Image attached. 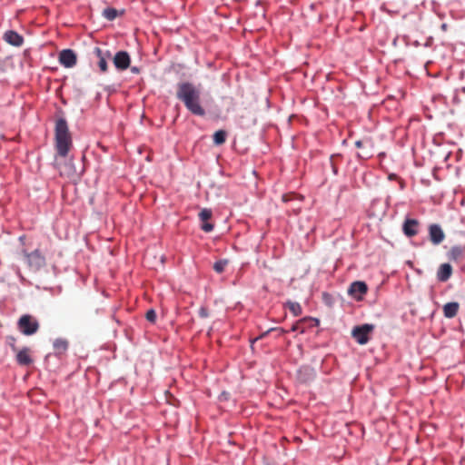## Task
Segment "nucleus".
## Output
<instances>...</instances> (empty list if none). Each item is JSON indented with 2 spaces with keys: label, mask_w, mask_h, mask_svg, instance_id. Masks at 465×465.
Here are the masks:
<instances>
[{
  "label": "nucleus",
  "mask_w": 465,
  "mask_h": 465,
  "mask_svg": "<svg viewBox=\"0 0 465 465\" xmlns=\"http://www.w3.org/2000/svg\"><path fill=\"white\" fill-rule=\"evenodd\" d=\"M460 304L456 302H448L443 306V314L446 318H454L459 312Z\"/></svg>",
  "instance_id": "obj_17"
},
{
  "label": "nucleus",
  "mask_w": 465,
  "mask_h": 465,
  "mask_svg": "<svg viewBox=\"0 0 465 465\" xmlns=\"http://www.w3.org/2000/svg\"><path fill=\"white\" fill-rule=\"evenodd\" d=\"M358 157H364V158H367L369 157L368 155H361V154H358Z\"/></svg>",
  "instance_id": "obj_33"
},
{
  "label": "nucleus",
  "mask_w": 465,
  "mask_h": 465,
  "mask_svg": "<svg viewBox=\"0 0 465 465\" xmlns=\"http://www.w3.org/2000/svg\"><path fill=\"white\" fill-rule=\"evenodd\" d=\"M145 318L151 323H154L157 318L156 312L153 309H150L146 312Z\"/></svg>",
  "instance_id": "obj_25"
},
{
  "label": "nucleus",
  "mask_w": 465,
  "mask_h": 465,
  "mask_svg": "<svg viewBox=\"0 0 465 465\" xmlns=\"http://www.w3.org/2000/svg\"><path fill=\"white\" fill-rule=\"evenodd\" d=\"M20 331L27 336L35 334L39 329V323L32 315L25 314L20 317L17 322Z\"/></svg>",
  "instance_id": "obj_3"
},
{
  "label": "nucleus",
  "mask_w": 465,
  "mask_h": 465,
  "mask_svg": "<svg viewBox=\"0 0 465 465\" xmlns=\"http://www.w3.org/2000/svg\"><path fill=\"white\" fill-rule=\"evenodd\" d=\"M213 213L210 209H203L199 213V218L203 222L202 230L205 232H210L213 230V224L207 223L212 218Z\"/></svg>",
  "instance_id": "obj_14"
},
{
  "label": "nucleus",
  "mask_w": 465,
  "mask_h": 465,
  "mask_svg": "<svg viewBox=\"0 0 465 465\" xmlns=\"http://www.w3.org/2000/svg\"><path fill=\"white\" fill-rule=\"evenodd\" d=\"M463 255L464 249L461 246H453L448 253L449 259L455 262L460 260Z\"/></svg>",
  "instance_id": "obj_18"
},
{
  "label": "nucleus",
  "mask_w": 465,
  "mask_h": 465,
  "mask_svg": "<svg viewBox=\"0 0 465 465\" xmlns=\"http://www.w3.org/2000/svg\"><path fill=\"white\" fill-rule=\"evenodd\" d=\"M93 54L98 59L97 65L102 73H105L108 70L107 61L111 59V54L109 51L104 52L100 47H94Z\"/></svg>",
  "instance_id": "obj_6"
},
{
  "label": "nucleus",
  "mask_w": 465,
  "mask_h": 465,
  "mask_svg": "<svg viewBox=\"0 0 465 465\" xmlns=\"http://www.w3.org/2000/svg\"><path fill=\"white\" fill-rule=\"evenodd\" d=\"M420 225L417 219L407 218L402 224V231L407 237H414L419 233Z\"/></svg>",
  "instance_id": "obj_9"
},
{
  "label": "nucleus",
  "mask_w": 465,
  "mask_h": 465,
  "mask_svg": "<svg viewBox=\"0 0 465 465\" xmlns=\"http://www.w3.org/2000/svg\"><path fill=\"white\" fill-rule=\"evenodd\" d=\"M373 330L374 325L369 323L355 326L351 331V336L359 344L364 345L369 341Z\"/></svg>",
  "instance_id": "obj_4"
},
{
  "label": "nucleus",
  "mask_w": 465,
  "mask_h": 465,
  "mask_svg": "<svg viewBox=\"0 0 465 465\" xmlns=\"http://www.w3.org/2000/svg\"><path fill=\"white\" fill-rule=\"evenodd\" d=\"M368 291V287L363 282H354L351 284L349 288V294L353 296L354 298L360 300L361 296L364 295Z\"/></svg>",
  "instance_id": "obj_11"
},
{
  "label": "nucleus",
  "mask_w": 465,
  "mask_h": 465,
  "mask_svg": "<svg viewBox=\"0 0 465 465\" xmlns=\"http://www.w3.org/2000/svg\"><path fill=\"white\" fill-rule=\"evenodd\" d=\"M103 15L106 19L112 21L117 17L118 11L114 8L108 7L104 10Z\"/></svg>",
  "instance_id": "obj_22"
},
{
  "label": "nucleus",
  "mask_w": 465,
  "mask_h": 465,
  "mask_svg": "<svg viewBox=\"0 0 465 465\" xmlns=\"http://www.w3.org/2000/svg\"><path fill=\"white\" fill-rule=\"evenodd\" d=\"M26 259L28 265L35 270H38L45 264V259L38 250L27 253Z\"/></svg>",
  "instance_id": "obj_10"
},
{
  "label": "nucleus",
  "mask_w": 465,
  "mask_h": 465,
  "mask_svg": "<svg viewBox=\"0 0 465 465\" xmlns=\"http://www.w3.org/2000/svg\"><path fill=\"white\" fill-rule=\"evenodd\" d=\"M316 377L315 370L311 366H302L298 371V379L302 382H310Z\"/></svg>",
  "instance_id": "obj_12"
},
{
  "label": "nucleus",
  "mask_w": 465,
  "mask_h": 465,
  "mask_svg": "<svg viewBox=\"0 0 465 465\" xmlns=\"http://www.w3.org/2000/svg\"><path fill=\"white\" fill-rule=\"evenodd\" d=\"M429 239L434 245L440 244L445 239V233L441 227L437 223L429 226Z\"/></svg>",
  "instance_id": "obj_7"
},
{
  "label": "nucleus",
  "mask_w": 465,
  "mask_h": 465,
  "mask_svg": "<svg viewBox=\"0 0 465 465\" xmlns=\"http://www.w3.org/2000/svg\"><path fill=\"white\" fill-rule=\"evenodd\" d=\"M441 27H442V29H443V30H446L447 25H446L445 24H443V25H441Z\"/></svg>",
  "instance_id": "obj_32"
},
{
  "label": "nucleus",
  "mask_w": 465,
  "mask_h": 465,
  "mask_svg": "<svg viewBox=\"0 0 465 465\" xmlns=\"http://www.w3.org/2000/svg\"><path fill=\"white\" fill-rule=\"evenodd\" d=\"M4 40L11 45L21 46L24 43V38L17 32L9 30L4 35Z\"/></svg>",
  "instance_id": "obj_13"
},
{
  "label": "nucleus",
  "mask_w": 465,
  "mask_h": 465,
  "mask_svg": "<svg viewBox=\"0 0 465 465\" xmlns=\"http://www.w3.org/2000/svg\"><path fill=\"white\" fill-rule=\"evenodd\" d=\"M306 321V319H302L300 321H298L296 323H294L291 329L292 331H300V332H304V327H303V323L304 322Z\"/></svg>",
  "instance_id": "obj_24"
},
{
  "label": "nucleus",
  "mask_w": 465,
  "mask_h": 465,
  "mask_svg": "<svg viewBox=\"0 0 465 465\" xmlns=\"http://www.w3.org/2000/svg\"><path fill=\"white\" fill-rule=\"evenodd\" d=\"M287 306L289 308V310L291 311V312L294 315V316H299L302 314V307L300 305V303L298 302H287Z\"/></svg>",
  "instance_id": "obj_21"
},
{
  "label": "nucleus",
  "mask_w": 465,
  "mask_h": 465,
  "mask_svg": "<svg viewBox=\"0 0 465 465\" xmlns=\"http://www.w3.org/2000/svg\"><path fill=\"white\" fill-rule=\"evenodd\" d=\"M282 200H283L284 202H287V201H289V200H290V196H289V195H283V196H282Z\"/></svg>",
  "instance_id": "obj_31"
},
{
  "label": "nucleus",
  "mask_w": 465,
  "mask_h": 465,
  "mask_svg": "<svg viewBox=\"0 0 465 465\" xmlns=\"http://www.w3.org/2000/svg\"><path fill=\"white\" fill-rule=\"evenodd\" d=\"M228 264V261L227 260H220V261H217L216 262H214L213 264V270L218 272V273H222L224 272L226 266Z\"/></svg>",
  "instance_id": "obj_23"
},
{
  "label": "nucleus",
  "mask_w": 465,
  "mask_h": 465,
  "mask_svg": "<svg viewBox=\"0 0 465 465\" xmlns=\"http://www.w3.org/2000/svg\"><path fill=\"white\" fill-rule=\"evenodd\" d=\"M226 136H227V134H226L225 131H223V130L216 131L213 134V143H214V144H216V145L223 144L225 143V141H226Z\"/></svg>",
  "instance_id": "obj_20"
},
{
  "label": "nucleus",
  "mask_w": 465,
  "mask_h": 465,
  "mask_svg": "<svg viewBox=\"0 0 465 465\" xmlns=\"http://www.w3.org/2000/svg\"><path fill=\"white\" fill-rule=\"evenodd\" d=\"M59 62L66 68H71L76 64L77 57L71 49H64L59 54Z\"/></svg>",
  "instance_id": "obj_8"
},
{
  "label": "nucleus",
  "mask_w": 465,
  "mask_h": 465,
  "mask_svg": "<svg viewBox=\"0 0 465 465\" xmlns=\"http://www.w3.org/2000/svg\"><path fill=\"white\" fill-rule=\"evenodd\" d=\"M68 348V341L64 339H56L54 341V349L57 354L64 353Z\"/></svg>",
  "instance_id": "obj_19"
},
{
  "label": "nucleus",
  "mask_w": 465,
  "mask_h": 465,
  "mask_svg": "<svg viewBox=\"0 0 465 465\" xmlns=\"http://www.w3.org/2000/svg\"><path fill=\"white\" fill-rule=\"evenodd\" d=\"M15 338L10 336V337H7V342L8 344L10 345V347L12 348L13 351H16L18 349L16 348L15 346Z\"/></svg>",
  "instance_id": "obj_27"
},
{
  "label": "nucleus",
  "mask_w": 465,
  "mask_h": 465,
  "mask_svg": "<svg viewBox=\"0 0 465 465\" xmlns=\"http://www.w3.org/2000/svg\"><path fill=\"white\" fill-rule=\"evenodd\" d=\"M131 72L133 74H139L140 73V68L136 67V66H133V67H131Z\"/></svg>",
  "instance_id": "obj_29"
},
{
  "label": "nucleus",
  "mask_w": 465,
  "mask_h": 465,
  "mask_svg": "<svg viewBox=\"0 0 465 465\" xmlns=\"http://www.w3.org/2000/svg\"><path fill=\"white\" fill-rule=\"evenodd\" d=\"M279 331V334H283V333L285 332V331H284V330H282V329H274V328H272V329H271V330H269V331H267L263 332V333H262V335H260L259 337L255 338V339L252 341V342H255V341H258L259 339H262V338L265 337V336L267 335V333H268L269 331Z\"/></svg>",
  "instance_id": "obj_26"
},
{
  "label": "nucleus",
  "mask_w": 465,
  "mask_h": 465,
  "mask_svg": "<svg viewBox=\"0 0 465 465\" xmlns=\"http://www.w3.org/2000/svg\"><path fill=\"white\" fill-rule=\"evenodd\" d=\"M176 97L182 101L193 114L203 116L205 110L201 105V92L192 83L183 82L177 85Z\"/></svg>",
  "instance_id": "obj_2"
},
{
  "label": "nucleus",
  "mask_w": 465,
  "mask_h": 465,
  "mask_svg": "<svg viewBox=\"0 0 465 465\" xmlns=\"http://www.w3.org/2000/svg\"><path fill=\"white\" fill-rule=\"evenodd\" d=\"M16 361L23 366H28L33 362V359L30 355V349L27 347L23 348L22 350H17L16 351Z\"/></svg>",
  "instance_id": "obj_15"
},
{
  "label": "nucleus",
  "mask_w": 465,
  "mask_h": 465,
  "mask_svg": "<svg viewBox=\"0 0 465 465\" xmlns=\"http://www.w3.org/2000/svg\"><path fill=\"white\" fill-rule=\"evenodd\" d=\"M363 143H364V142H363V141L359 140V141H356V142H355V146H356L357 148H361V147L363 146Z\"/></svg>",
  "instance_id": "obj_30"
},
{
  "label": "nucleus",
  "mask_w": 465,
  "mask_h": 465,
  "mask_svg": "<svg viewBox=\"0 0 465 465\" xmlns=\"http://www.w3.org/2000/svg\"><path fill=\"white\" fill-rule=\"evenodd\" d=\"M54 146L57 154L54 164L60 175L67 177L73 175L75 172L74 164L72 163L62 164L59 161V158H65L73 147L72 134L64 118H59L55 122Z\"/></svg>",
  "instance_id": "obj_1"
},
{
  "label": "nucleus",
  "mask_w": 465,
  "mask_h": 465,
  "mask_svg": "<svg viewBox=\"0 0 465 465\" xmlns=\"http://www.w3.org/2000/svg\"><path fill=\"white\" fill-rule=\"evenodd\" d=\"M452 274V267L449 263H443L440 266L437 277L438 280L440 282H446L448 281Z\"/></svg>",
  "instance_id": "obj_16"
},
{
  "label": "nucleus",
  "mask_w": 465,
  "mask_h": 465,
  "mask_svg": "<svg viewBox=\"0 0 465 465\" xmlns=\"http://www.w3.org/2000/svg\"><path fill=\"white\" fill-rule=\"evenodd\" d=\"M114 65L119 71H124L130 67L131 57L126 51H118L112 58Z\"/></svg>",
  "instance_id": "obj_5"
},
{
  "label": "nucleus",
  "mask_w": 465,
  "mask_h": 465,
  "mask_svg": "<svg viewBox=\"0 0 465 465\" xmlns=\"http://www.w3.org/2000/svg\"><path fill=\"white\" fill-rule=\"evenodd\" d=\"M199 314L202 318H206L208 317V311L207 309H205L204 307H202L199 311Z\"/></svg>",
  "instance_id": "obj_28"
}]
</instances>
